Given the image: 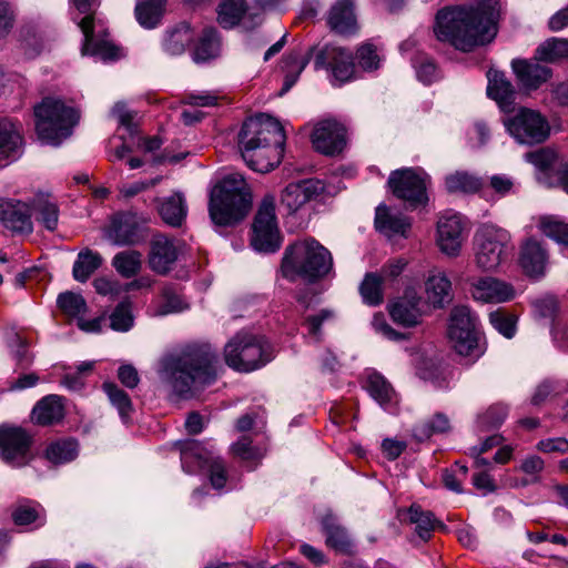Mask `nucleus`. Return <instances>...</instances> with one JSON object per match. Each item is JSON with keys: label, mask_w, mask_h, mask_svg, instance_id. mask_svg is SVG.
Masks as SVG:
<instances>
[{"label": "nucleus", "mask_w": 568, "mask_h": 568, "mask_svg": "<svg viewBox=\"0 0 568 568\" xmlns=\"http://www.w3.org/2000/svg\"><path fill=\"white\" fill-rule=\"evenodd\" d=\"M499 17V0H478L471 6L444 8L436 14L434 32L439 41L469 52L495 39Z\"/></svg>", "instance_id": "f257e3e1"}, {"label": "nucleus", "mask_w": 568, "mask_h": 568, "mask_svg": "<svg viewBox=\"0 0 568 568\" xmlns=\"http://www.w3.org/2000/svg\"><path fill=\"white\" fill-rule=\"evenodd\" d=\"M217 365L219 355L210 344H190L179 353L163 357L159 375L174 394L189 397L193 389L216 381Z\"/></svg>", "instance_id": "f03ea898"}, {"label": "nucleus", "mask_w": 568, "mask_h": 568, "mask_svg": "<svg viewBox=\"0 0 568 568\" xmlns=\"http://www.w3.org/2000/svg\"><path fill=\"white\" fill-rule=\"evenodd\" d=\"M286 135L275 118L261 114L246 120L239 133L242 158L253 171L266 173L283 158Z\"/></svg>", "instance_id": "7ed1b4c3"}, {"label": "nucleus", "mask_w": 568, "mask_h": 568, "mask_svg": "<svg viewBox=\"0 0 568 568\" xmlns=\"http://www.w3.org/2000/svg\"><path fill=\"white\" fill-rule=\"evenodd\" d=\"M334 271L333 255L313 237L295 241L284 250L280 272L284 278L315 284Z\"/></svg>", "instance_id": "20e7f679"}, {"label": "nucleus", "mask_w": 568, "mask_h": 568, "mask_svg": "<svg viewBox=\"0 0 568 568\" xmlns=\"http://www.w3.org/2000/svg\"><path fill=\"white\" fill-rule=\"evenodd\" d=\"M251 207L252 190L240 173L227 174L211 191L209 214L215 225H235L248 214Z\"/></svg>", "instance_id": "39448f33"}, {"label": "nucleus", "mask_w": 568, "mask_h": 568, "mask_svg": "<svg viewBox=\"0 0 568 568\" xmlns=\"http://www.w3.org/2000/svg\"><path fill=\"white\" fill-rule=\"evenodd\" d=\"M274 357V349L264 336L248 332L236 333L224 346V359L236 372L261 368Z\"/></svg>", "instance_id": "423d86ee"}, {"label": "nucleus", "mask_w": 568, "mask_h": 568, "mask_svg": "<svg viewBox=\"0 0 568 568\" xmlns=\"http://www.w3.org/2000/svg\"><path fill=\"white\" fill-rule=\"evenodd\" d=\"M33 111L39 139L54 145L71 135L79 120V114L73 108L53 98H44L34 105Z\"/></svg>", "instance_id": "0eeeda50"}, {"label": "nucleus", "mask_w": 568, "mask_h": 568, "mask_svg": "<svg viewBox=\"0 0 568 568\" xmlns=\"http://www.w3.org/2000/svg\"><path fill=\"white\" fill-rule=\"evenodd\" d=\"M476 264L484 271L497 268L509 255L510 234L493 224L481 225L475 234Z\"/></svg>", "instance_id": "6e6552de"}, {"label": "nucleus", "mask_w": 568, "mask_h": 568, "mask_svg": "<svg viewBox=\"0 0 568 568\" xmlns=\"http://www.w3.org/2000/svg\"><path fill=\"white\" fill-rule=\"evenodd\" d=\"M315 70H325L334 84L342 85L357 79V65L352 50L345 47L315 45Z\"/></svg>", "instance_id": "1a4fd4ad"}, {"label": "nucleus", "mask_w": 568, "mask_h": 568, "mask_svg": "<svg viewBox=\"0 0 568 568\" xmlns=\"http://www.w3.org/2000/svg\"><path fill=\"white\" fill-rule=\"evenodd\" d=\"M477 317L467 306H456L450 312L448 337L462 356L479 357Z\"/></svg>", "instance_id": "9d476101"}, {"label": "nucleus", "mask_w": 568, "mask_h": 568, "mask_svg": "<svg viewBox=\"0 0 568 568\" xmlns=\"http://www.w3.org/2000/svg\"><path fill=\"white\" fill-rule=\"evenodd\" d=\"M149 219L132 211L112 215L106 237L116 246H134L144 243L150 235Z\"/></svg>", "instance_id": "9b49d317"}, {"label": "nucleus", "mask_w": 568, "mask_h": 568, "mask_svg": "<svg viewBox=\"0 0 568 568\" xmlns=\"http://www.w3.org/2000/svg\"><path fill=\"white\" fill-rule=\"evenodd\" d=\"M428 182L429 176L424 171L410 168L393 171L388 179L393 194L412 209L427 203Z\"/></svg>", "instance_id": "f8f14e48"}, {"label": "nucleus", "mask_w": 568, "mask_h": 568, "mask_svg": "<svg viewBox=\"0 0 568 568\" xmlns=\"http://www.w3.org/2000/svg\"><path fill=\"white\" fill-rule=\"evenodd\" d=\"M252 246L260 252H275L281 245V235L275 215V199L266 195L262 200L252 225Z\"/></svg>", "instance_id": "ddd939ff"}, {"label": "nucleus", "mask_w": 568, "mask_h": 568, "mask_svg": "<svg viewBox=\"0 0 568 568\" xmlns=\"http://www.w3.org/2000/svg\"><path fill=\"white\" fill-rule=\"evenodd\" d=\"M33 436L20 426H0V455L13 467L27 465L31 460L30 449Z\"/></svg>", "instance_id": "4468645a"}, {"label": "nucleus", "mask_w": 568, "mask_h": 568, "mask_svg": "<svg viewBox=\"0 0 568 568\" xmlns=\"http://www.w3.org/2000/svg\"><path fill=\"white\" fill-rule=\"evenodd\" d=\"M507 129L520 143L544 142L550 132L548 121L538 112L523 108L507 123Z\"/></svg>", "instance_id": "2eb2a0df"}, {"label": "nucleus", "mask_w": 568, "mask_h": 568, "mask_svg": "<svg viewBox=\"0 0 568 568\" xmlns=\"http://www.w3.org/2000/svg\"><path fill=\"white\" fill-rule=\"evenodd\" d=\"M467 222L457 212L446 211L437 221V244L447 255H458L465 240Z\"/></svg>", "instance_id": "dca6fc26"}, {"label": "nucleus", "mask_w": 568, "mask_h": 568, "mask_svg": "<svg viewBox=\"0 0 568 568\" xmlns=\"http://www.w3.org/2000/svg\"><path fill=\"white\" fill-rule=\"evenodd\" d=\"M332 195L326 184L317 179H307L290 183L282 192L281 202L288 213H294L310 201L324 200Z\"/></svg>", "instance_id": "f3484780"}, {"label": "nucleus", "mask_w": 568, "mask_h": 568, "mask_svg": "<svg viewBox=\"0 0 568 568\" xmlns=\"http://www.w3.org/2000/svg\"><path fill=\"white\" fill-rule=\"evenodd\" d=\"M312 143L324 155H337L346 145V129L335 120H323L312 132Z\"/></svg>", "instance_id": "a211bd4d"}, {"label": "nucleus", "mask_w": 568, "mask_h": 568, "mask_svg": "<svg viewBox=\"0 0 568 568\" xmlns=\"http://www.w3.org/2000/svg\"><path fill=\"white\" fill-rule=\"evenodd\" d=\"M179 253L180 250L174 239L161 233L155 234L149 245V267L159 275H166L173 270Z\"/></svg>", "instance_id": "6ab92c4d"}, {"label": "nucleus", "mask_w": 568, "mask_h": 568, "mask_svg": "<svg viewBox=\"0 0 568 568\" xmlns=\"http://www.w3.org/2000/svg\"><path fill=\"white\" fill-rule=\"evenodd\" d=\"M321 525L326 547L342 556L353 557L357 554L355 538L334 515H325L321 520Z\"/></svg>", "instance_id": "aec40b11"}, {"label": "nucleus", "mask_w": 568, "mask_h": 568, "mask_svg": "<svg viewBox=\"0 0 568 568\" xmlns=\"http://www.w3.org/2000/svg\"><path fill=\"white\" fill-rule=\"evenodd\" d=\"M536 54L532 59H514L511 69L518 83L527 91L539 89L552 77V70L541 64Z\"/></svg>", "instance_id": "412c9836"}, {"label": "nucleus", "mask_w": 568, "mask_h": 568, "mask_svg": "<svg viewBox=\"0 0 568 568\" xmlns=\"http://www.w3.org/2000/svg\"><path fill=\"white\" fill-rule=\"evenodd\" d=\"M196 460V465L202 468H207L210 473V481L216 489H221L226 484V467L222 458L220 457H204L199 453V447H189L182 450L181 462L183 467H190V464ZM189 473L193 470L187 468Z\"/></svg>", "instance_id": "4be33fe9"}, {"label": "nucleus", "mask_w": 568, "mask_h": 568, "mask_svg": "<svg viewBox=\"0 0 568 568\" xmlns=\"http://www.w3.org/2000/svg\"><path fill=\"white\" fill-rule=\"evenodd\" d=\"M471 296L483 303H505L515 297L514 287L498 278L480 277L471 284Z\"/></svg>", "instance_id": "5701e85b"}, {"label": "nucleus", "mask_w": 568, "mask_h": 568, "mask_svg": "<svg viewBox=\"0 0 568 568\" xmlns=\"http://www.w3.org/2000/svg\"><path fill=\"white\" fill-rule=\"evenodd\" d=\"M548 260V252L541 242L528 239L520 245L518 262L526 275L530 277L542 276Z\"/></svg>", "instance_id": "b1692460"}, {"label": "nucleus", "mask_w": 568, "mask_h": 568, "mask_svg": "<svg viewBox=\"0 0 568 568\" xmlns=\"http://www.w3.org/2000/svg\"><path fill=\"white\" fill-rule=\"evenodd\" d=\"M327 26L336 34H354L358 29L354 1L337 0L327 13Z\"/></svg>", "instance_id": "393cba45"}, {"label": "nucleus", "mask_w": 568, "mask_h": 568, "mask_svg": "<svg viewBox=\"0 0 568 568\" xmlns=\"http://www.w3.org/2000/svg\"><path fill=\"white\" fill-rule=\"evenodd\" d=\"M400 518L415 526V532L423 541H428L435 530H446V525L437 519L432 511L425 510L416 504L403 511Z\"/></svg>", "instance_id": "a878e982"}, {"label": "nucleus", "mask_w": 568, "mask_h": 568, "mask_svg": "<svg viewBox=\"0 0 568 568\" xmlns=\"http://www.w3.org/2000/svg\"><path fill=\"white\" fill-rule=\"evenodd\" d=\"M65 416L64 398L51 394L42 397L31 412V419L39 426H50L63 420Z\"/></svg>", "instance_id": "bb28decb"}, {"label": "nucleus", "mask_w": 568, "mask_h": 568, "mask_svg": "<svg viewBox=\"0 0 568 568\" xmlns=\"http://www.w3.org/2000/svg\"><path fill=\"white\" fill-rule=\"evenodd\" d=\"M195 31L189 22H180L169 28L161 40V47L164 53L171 57L183 54L189 45L194 41Z\"/></svg>", "instance_id": "cd10ccee"}, {"label": "nucleus", "mask_w": 568, "mask_h": 568, "mask_svg": "<svg viewBox=\"0 0 568 568\" xmlns=\"http://www.w3.org/2000/svg\"><path fill=\"white\" fill-rule=\"evenodd\" d=\"M69 2L72 9V19L84 36V51H87L92 42L95 13L101 0H69Z\"/></svg>", "instance_id": "c85d7f7f"}, {"label": "nucleus", "mask_w": 568, "mask_h": 568, "mask_svg": "<svg viewBox=\"0 0 568 568\" xmlns=\"http://www.w3.org/2000/svg\"><path fill=\"white\" fill-rule=\"evenodd\" d=\"M315 59V45L310 47L304 54L292 51L283 57V70L285 78L281 94L287 92L297 81L300 74L306 68L311 59Z\"/></svg>", "instance_id": "c756f323"}, {"label": "nucleus", "mask_w": 568, "mask_h": 568, "mask_svg": "<svg viewBox=\"0 0 568 568\" xmlns=\"http://www.w3.org/2000/svg\"><path fill=\"white\" fill-rule=\"evenodd\" d=\"M487 94L495 100L503 109L514 103L516 91L513 83L504 72L490 69L487 72Z\"/></svg>", "instance_id": "7c9ffc66"}, {"label": "nucleus", "mask_w": 568, "mask_h": 568, "mask_svg": "<svg viewBox=\"0 0 568 568\" xmlns=\"http://www.w3.org/2000/svg\"><path fill=\"white\" fill-rule=\"evenodd\" d=\"M410 226L409 217L402 214H392L386 205L376 209L375 227L378 232L387 236H406Z\"/></svg>", "instance_id": "2f4dec72"}, {"label": "nucleus", "mask_w": 568, "mask_h": 568, "mask_svg": "<svg viewBox=\"0 0 568 568\" xmlns=\"http://www.w3.org/2000/svg\"><path fill=\"white\" fill-rule=\"evenodd\" d=\"M419 302L420 300L415 294L406 293L404 297L390 305V317L404 326H415L420 317Z\"/></svg>", "instance_id": "473e14b6"}, {"label": "nucleus", "mask_w": 568, "mask_h": 568, "mask_svg": "<svg viewBox=\"0 0 568 568\" xmlns=\"http://www.w3.org/2000/svg\"><path fill=\"white\" fill-rule=\"evenodd\" d=\"M0 220L4 227L17 233H30L32 222L29 211L23 204H7L0 210Z\"/></svg>", "instance_id": "72a5a7b5"}, {"label": "nucleus", "mask_w": 568, "mask_h": 568, "mask_svg": "<svg viewBox=\"0 0 568 568\" xmlns=\"http://www.w3.org/2000/svg\"><path fill=\"white\" fill-rule=\"evenodd\" d=\"M158 211L164 223L173 227L181 226L187 214V207L183 194L175 192L163 199Z\"/></svg>", "instance_id": "f704fd0d"}, {"label": "nucleus", "mask_w": 568, "mask_h": 568, "mask_svg": "<svg viewBox=\"0 0 568 568\" xmlns=\"http://www.w3.org/2000/svg\"><path fill=\"white\" fill-rule=\"evenodd\" d=\"M22 145L19 126L11 120H0V160L17 158Z\"/></svg>", "instance_id": "c9c22d12"}, {"label": "nucleus", "mask_w": 568, "mask_h": 568, "mask_svg": "<svg viewBox=\"0 0 568 568\" xmlns=\"http://www.w3.org/2000/svg\"><path fill=\"white\" fill-rule=\"evenodd\" d=\"M32 211L36 220L48 231H55L59 222V207L50 195L37 194L32 200Z\"/></svg>", "instance_id": "e433bc0d"}, {"label": "nucleus", "mask_w": 568, "mask_h": 568, "mask_svg": "<svg viewBox=\"0 0 568 568\" xmlns=\"http://www.w3.org/2000/svg\"><path fill=\"white\" fill-rule=\"evenodd\" d=\"M365 388L368 394L383 407L397 403V394L392 384L379 373L367 376Z\"/></svg>", "instance_id": "4c0bfd02"}, {"label": "nucleus", "mask_w": 568, "mask_h": 568, "mask_svg": "<svg viewBox=\"0 0 568 568\" xmlns=\"http://www.w3.org/2000/svg\"><path fill=\"white\" fill-rule=\"evenodd\" d=\"M221 52V39L214 28H205L193 50L195 62H206L215 59Z\"/></svg>", "instance_id": "58836bf2"}, {"label": "nucleus", "mask_w": 568, "mask_h": 568, "mask_svg": "<svg viewBox=\"0 0 568 568\" xmlns=\"http://www.w3.org/2000/svg\"><path fill=\"white\" fill-rule=\"evenodd\" d=\"M102 263L103 257L99 252L88 247L81 250L73 264L72 275L75 281L84 283L101 267Z\"/></svg>", "instance_id": "ea45409f"}, {"label": "nucleus", "mask_w": 568, "mask_h": 568, "mask_svg": "<svg viewBox=\"0 0 568 568\" xmlns=\"http://www.w3.org/2000/svg\"><path fill=\"white\" fill-rule=\"evenodd\" d=\"M484 181L468 171H455L445 178L448 193H476L484 187Z\"/></svg>", "instance_id": "a19ab883"}, {"label": "nucleus", "mask_w": 568, "mask_h": 568, "mask_svg": "<svg viewBox=\"0 0 568 568\" xmlns=\"http://www.w3.org/2000/svg\"><path fill=\"white\" fill-rule=\"evenodd\" d=\"M111 264L123 278L135 277L142 270V253L136 250L121 251L113 256Z\"/></svg>", "instance_id": "79ce46f5"}, {"label": "nucleus", "mask_w": 568, "mask_h": 568, "mask_svg": "<svg viewBox=\"0 0 568 568\" xmlns=\"http://www.w3.org/2000/svg\"><path fill=\"white\" fill-rule=\"evenodd\" d=\"M452 283L443 273L434 274L426 282V293L429 303L435 307H443L448 303L450 296Z\"/></svg>", "instance_id": "37998d69"}, {"label": "nucleus", "mask_w": 568, "mask_h": 568, "mask_svg": "<svg viewBox=\"0 0 568 568\" xmlns=\"http://www.w3.org/2000/svg\"><path fill=\"white\" fill-rule=\"evenodd\" d=\"M186 307L187 304L178 285L168 283L162 286L156 314L166 315L181 312Z\"/></svg>", "instance_id": "c03bdc74"}, {"label": "nucleus", "mask_w": 568, "mask_h": 568, "mask_svg": "<svg viewBox=\"0 0 568 568\" xmlns=\"http://www.w3.org/2000/svg\"><path fill=\"white\" fill-rule=\"evenodd\" d=\"M102 389L106 394L112 406L116 408L122 422L128 423L134 413V407L128 393L113 382L103 383Z\"/></svg>", "instance_id": "a18cd8bd"}, {"label": "nucleus", "mask_w": 568, "mask_h": 568, "mask_svg": "<svg viewBox=\"0 0 568 568\" xmlns=\"http://www.w3.org/2000/svg\"><path fill=\"white\" fill-rule=\"evenodd\" d=\"M77 453L78 444L74 439H59L47 446L44 457L49 463L60 465L73 460Z\"/></svg>", "instance_id": "49530a36"}, {"label": "nucleus", "mask_w": 568, "mask_h": 568, "mask_svg": "<svg viewBox=\"0 0 568 568\" xmlns=\"http://www.w3.org/2000/svg\"><path fill=\"white\" fill-rule=\"evenodd\" d=\"M450 428L449 419L442 413L435 414L432 418L417 423L412 430L413 437L417 442L429 439L434 434L448 432Z\"/></svg>", "instance_id": "de8ad7c7"}, {"label": "nucleus", "mask_w": 568, "mask_h": 568, "mask_svg": "<svg viewBox=\"0 0 568 568\" xmlns=\"http://www.w3.org/2000/svg\"><path fill=\"white\" fill-rule=\"evenodd\" d=\"M537 60L555 63L568 59V39L550 38L538 45L535 51Z\"/></svg>", "instance_id": "09e8293b"}, {"label": "nucleus", "mask_w": 568, "mask_h": 568, "mask_svg": "<svg viewBox=\"0 0 568 568\" xmlns=\"http://www.w3.org/2000/svg\"><path fill=\"white\" fill-rule=\"evenodd\" d=\"M247 9L245 0H224L219 6L217 21L224 29L237 26Z\"/></svg>", "instance_id": "8fccbe9b"}, {"label": "nucleus", "mask_w": 568, "mask_h": 568, "mask_svg": "<svg viewBox=\"0 0 568 568\" xmlns=\"http://www.w3.org/2000/svg\"><path fill=\"white\" fill-rule=\"evenodd\" d=\"M165 0H138L135 16L145 28H154L163 12Z\"/></svg>", "instance_id": "3c124183"}, {"label": "nucleus", "mask_w": 568, "mask_h": 568, "mask_svg": "<svg viewBox=\"0 0 568 568\" xmlns=\"http://www.w3.org/2000/svg\"><path fill=\"white\" fill-rule=\"evenodd\" d=\"M384 276L378 273H367L361 283L359 293L364 303L376 306L383 303Z\"/></svg>", "instance_id": "603ef678"}, {"label": "nucleus", "mask_w": 568, "mask_h": 568, "mask_svg": "<svg viewBox=\"0 0 568 568\" xmlns=\"http://www.w3.org/2000/svg\"><path fill=\"white\" fill-rule=\"evenodd\" d=\"M354 57L357 60V71L374 72L379 69L382 63L377 45L369 41L359 44Z\"/></svg>", "instance_id": "864d4df0"}, {"label": "nucleus", "mask_w": 568, "mask_h": 568, "mask_svg": "<svg viewBox=\"0 0 568 568\" xmlns=\"http://www.w3.org/2000/svg\"><path fill=\"white\" fill-rule=\"evenodd\" d=\"M231 449L235 457L253 465H257L264 457V452L260 447L254 446L252 439L247 436H242L232 445Z\"/></svg>", "instance_id": "5fc2aeb1"}, {"label": "nucleus", "mask_w": 568, "mask_h": 568, "mask_svg": "<svg viewBox=\"0 0 568 568\" xmlns=\"http://www.w3.org/2000/svg\"><path fill=\"white\" fill-rule=\"evenodd\" d=\"M58 306L69 317L80 318L87 312V303L82 295L64 292L58 296Z\"/></svg>", "instance_id": "6e6d98bb"}, {"label": "nucleus", "mask_w": 568, "mask_h": 568, "mask_svg": "<svg viewBox=\"0 0 568 568\" xmlns=\"http://www.w3.org/2000/svg\"><path fill=\"white\" fill-rule=\"evenodd\" d=\"M82 54H91L101 58L103 61H115L123 57L122 49L109 41H95L94 32L92 33V42L87 51L82 47Z\"/></svg>", "instance_id": "4d7b16f0"}, {"label": "nucleus", "mask_w": 568, "mask_h": 568, "mask_svg": "<svg viewBox=\"0 0 568 568\" xmlns=\"http://www.w3.org/2000/svg\"><path fill=\"white\" fill-rule=\"evenodd\" d=\"M507 414V407L501 404L490 406L477 419L479 429L483 432H488L490 429L500 427L505 422Z\"/></svg>", "instance_id": "13d9d810"}, {"label": "nucleus", "mask_w": 568, "mask_h": 568, "mask_svg": "<svg viewBox=\"0 0 568 568\" xmlns=\"http://www.w3.org/2000/svg\"><path fill=\"white\" fill-rule=\"evenodd\" d=\"M540 230L546 236L568 246V223L555 217H544L540 221Z\"/></svg>", "instance_id": "bf43d9fd"}, {"label": "nucleus", "mask_w": 568, "mask_h": 568, "mask_svg": "<svg viewBox=\"0 0 568 568\" xmlns=\"http://www.w3.org/2000/svg\"><path fill=\"white\" fill-rule=\"evenodd\" d=\"M110 326L118 332H126L133 325V316L131 313V304L121 302L110 315Z\"/></svg>", "instance_id": "052dcab7"}, {"label": "nucleus", "mask_w": 568, "mask_h": 568, "mask_svg": "<svg viewBox=\"0 0 568 568\" xmlns=\"http://www.w3.org/2000/svg\"><path fill=\"white\" fill-rule=\"evenodd\" d=\"M489 321L494 328L507 338H511L516 333V316L504 310L490 313Z\"/></svg>", "instance_id": "680f3d73"}, {"label": "nucleus", "mask_w": 568, "mask_h": 568, "mask_svg": "<svg viewBox=\"0 0 568 568\" xmlns=\"http://www.w3.org/2000/svg\"><path fill=\"white\" fill-rule=\"evenodd\" d=\"M12 519L18 526H26L40 519V509L38 505L22 504L12 513Z\"/></svg>", "instance_id": "e2e57ef3"}, {"label": "nucleus", "mask_w": 568, "mask_h": 568, "mask_svg": "<svg viewBox=\"0 0 568 568\" xmlns=\"http://www.w3.org/2000/svg\"><path fill=\"white\" fill-rule=\"evenodd\" d=\"M335 316L334 311L328 308H323L318 311L316 314H312L305 317L304 324L308 329V334L316 337L317 339L321 336V327L325 322L333 320Z\"/></svg>", "instance_id": "0e129e2a"}, {"label": "nucleus", "mask_w": 568, "mask_h": 568, "mask_svg": "<svg viewBox=\"0 0 568 568\" xmlns=\"http://www.w3.org/2000/svg\"><path fill=\"white\" fill-rule=\"evenodd\" d=\"M527 159L538 169L545 171L549 169L556 160V152L548 148L539 149L527 154Z\"/></svg>", "instance_id": "69168bd1"}, {"label": "nucleus", "mask_w": 568, "mask_h": 568, "mask_svg": "<svg viewBox=\"0 0 568 568\" xmlns=\"http://www.w3.org/2000/svg\"><path fill=\"white\" fill-rule=\"evenodd\" d=\"M488 187L498 196H506L514 192V180L505 174H495L489 178Z\"/></svg>", "instance_id": "338daca9"}, {"label": "nucleus", "mask_w": 568, "mask_h": 568, "mask_svg": "<svg viewBox=\"0 0 568 568\" xmlns=\"http://www.w3.org/2000/svg\"><path fill=\"white\" fill-rule=\"evenodd\" d=\"M558 311V303L555 297H544L534 303L535 314L545 320H554Z\"/></svg>", "instance_id": "774afa93"}]
</instances>
